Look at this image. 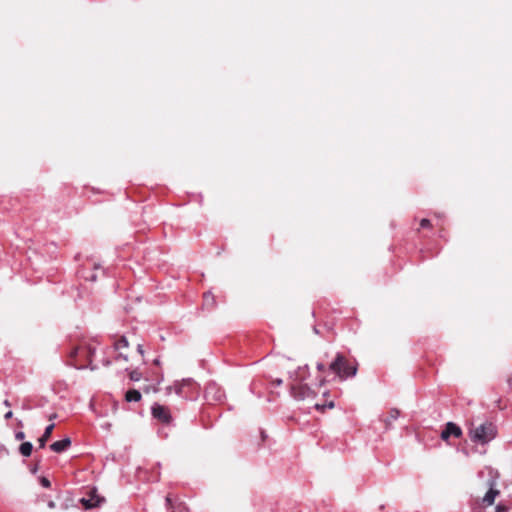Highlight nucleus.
<instances>
[{"instance_id": "nucleus-1", "label": "nucleus", "mask_w": 512, "mask_h": 512, "mask_svg": "<svg viewBox=\"0 0 512 512\" xmlns=\"http://www.w3.org/2000/svg\"><path fill=\"white\" fill-rule=\"evenodd\" d=\"M328 371L335 374L340 380H346L356 375L357 366L348 363L343 354L337 353L329 364Z\"/></svg>"}, {"instance_id": "nucleus-22", "label": "nucleus", "mask_w": 512, "mask_h": 512, "mask_svg": "<svg viewBox=\"0 0 512 512\" xmlns=\"http://www.w3.org/2000/svg\"><path fill=\"white\" fill-rule=\"evenodd\" d=\"M495 510V512H508V508L503 505H497Z\"/></svg>"}, {"instance_id": "nucleus-19", "label": "nucleus", "mask_w": 512, "mask_h": 512, "mask_svg": "<svg viewBox=\"0 0 512 512\" xmlns=\"http://www.w3.org/2000/svg\"><path fill=\"white\" fill-rule=\"evenodd\" d=\"M399 414H400L399 410H397V409H392V410L390 411V418H391L392 420H396V419L399 417Z\"/></svg>"}, {"instance_id": "nucleus-9", "label": "nucleus", "mask_w": 512, "mask_h": 512, "mask_svg": "<svg viewBox=\"0 0 512 512\" xmlns=\"http://www.w3.org/2000/svg\"><path fill=\"white\" fill-rule=\"evenodd\" d=\"M496 482L495 480L489 481V490L483 497L482 501L485 505L490 506L494 503L495 498L499 495V490L495 489Z\"/></svg>"}, {"instance_id": "nucleus-35", "label": "nucleus", "mask_w": 512, "mask_h": 512, "mask_svg": "<svg viewBox=\"0 0 512 512\" xmlns=\"http://www.w3.org/2000/svg\"><path fill=\"white\" fill-rule=\"evenodd\" d=\"M41 499H42V500H45V499H46V495H42V496H41Z\"/></svg>"}, {"instance_id": "nucleus-8", "label": "nucleus", "mask_w": 512, "mask_h": 512, "mask_svg": "<svg viewBox=\"0 0 512 512\" xmlns=\"http://www.w3.org/2000/svg\"><path fill=\"white\" fill-rule=\"evenodd\" d=\"M462 435L461 428L453 422H448L441 432V438L444 441H447L450 436H454L455 438H459Z\"/></svg>"}, {"instance_id": "nucleus-20", "label": "nucleus", "mask_w": 512, "mask_h": 512, "mask_svg": "<svg viewBox=\"0 0 512 512\" xmlns=\"http://www.w3.org/2000/svg\"><path fill=\"white\" fill-rule=\"evenodd\" d=\"M420 226H421V228H428V227H430V220H428L426 218L422 219L421 222H420Z\"/></svg>"}, {"instance_id": "nucleus-24", "label": "nucleus", "mask_w": 512, "mask_h": 512, "mask_svg": "<svg viewBox=\"0 0 512 512\" xmlns=\"http://www.w3.org/2000/svg\"><path fill=\"white\" fill-rule=\"evenodd\" d=\"M47 506H48V508H50V509H54V508H56V503H55V501H53V500H48V501H47Z\"/></svg>"}, {"instance_id": "nucleus-6", "label": "nucleus", "mask_w": 512, "mask_h": 512, "mask_svg": "<svg viewBox=\"0 0 512 512\" xmlns=\"http://www.w3.org/2000/svg\"><path fill=\"white\" fill-rule=\"evenodd\" d=\"M104 501L105 499L97 494L95 488L90 490L88 497H83L80 500L85 509L99 507Z\"/></svg>"}, {"instance_id": "nucleus-31", "label": "nucleus", "mask_w": 512, "mask_h": 512, "mask_svg": "<svg viewBox=\"0 0 512 512\" xmlns=\"http://www.w3.org/2000/svg\"><path fill=\"white\" fill-rule=\"evenodd\" d=\"M90 280L95 281L96 280V276L95 275H91Z\"/></svg>"}, {"instance_id": "nucleus-4", "label": "nucleus", "mask_w": 512, "mask_h": 512, "mask_svg": "<svg viewBox=\"0 0 512 512\" xmlns=\"http://www.w3.org/2000/svg\"><path fill=\"white\" fill-rule=\"evenodd\" d=\"M93 354H94V349H92L89 346L75 347V348L71 349V351L69 353V357L71 359L70 364L78 369L83 368L86 365L84 363H78L76 358L80 355H83L89 360V362H91V357Z\"/></svg>"}, {"instance_id": "nucleus-14", "label": "nucleus", "mask_w": 512, "mask_h": 512, "mask_svg": "<svg viewBox=\"0 0 512 512\" xmlns=\"http://www.w3.org/2000/svg\"><path fill=\"white\" fill-rule=\"evenodd\" d=\"M114 346H115L116 350H121V349L127 348L128 340L126 339V337L122 336L120 339H118L115 342Z\"/></svg>"}, {"instance_id": "nucleus-16", "label": "nucleus", "mask_w": 512, "mask_h": 512, "mask_svg": "<svg viewBox=\"0 0 512 512\" xmlns=\"http://www.w3.org/2000/svg\"><path fill=\"white\" fill-rule=\"evenodd\" d=\"M72 499H65L63 502L60 503V508L62 510H68L71 507H74Z\"/></svg>"}, {"instance_id": "nucleus-21", "label": "nucleus", "mask_w": 512, "mask_h": 512, "mask_svg": "<svg viewBox=\"0 0 512 512\" xmlns=\"http://www.w3.org/2000/svg\"><path fill=\"white\" fill-rule=\"evenodd\" d=\"M316 368L319 372H324L326 370V366L324 362H318Z\"/></svg>"}, {"instance_id": "nucleus-32", "label": "nucleus", "mask_w": 512, "mask_h": 512, "mask_svg": "<svg viewBox=\"0 0 512 512\" xmlns=\"http://www.w3.org/2000/svg\"><path fill=\"white\" fill-rule=\"evenodd\" d=\"M276 383H277V385H281L282 380H281V379H278V380L276 381Z\"/></svg>"}, {"instance_id": "nucleus-28", "label": "nucleus", "mask_w": 512, "mask_h": 512, "mask_svg": "<svg viewBox=\"0 0 512 512\" xmlns=\"http://www.w3.org/2000/svg\"><path fill=\"white\" fill-rule=\"evenodd\" d=\"M119 356H120V357H123V359H124L125 361H127V360H128L127 355H123L122 353H120V354H119Z\"/></svg>"}, {"instance_id": "nucleus-12", "label": "nucleus", "mask_w": 512, "mask_h": 512, "mask_svg": "<svg viewBox=\"0 0 512 512\" xmlns=\"http://www.w3.org/2000/svg\"><path fill=\"white\" fill-rule=\"evenodd\" d=\"M141 398V393L136 389L128 390L125 394V400L127 402H139Z\"/></svg>"}, {"instance_id": "nucleus-26", "label": "nucleus", "mask_w": 512, "mask_h": 512, "mask_svg": "<svg viewBox=\"0 0 512 512\" xmlns=\"http://www.w3.org/2000/svg\"><path fill=\"white\" fill-rule=\"evenodd\" d=\"M165 501H166V504H167V506H168V507H172V503H171V498H170V496H167V497H166V499H165Z\"/></svg>"}, {"instance_id": "nucleus-29", "label": "nucleus", "mask_w": 512, "mask_h": 512, "mask_svg": "<svg viewBox=\"0 0 512 512\" xmlns=\"http://www.w3.org/2000/svg\"><path fill=\"white\" fill-rule=\"evenodd\" d=\"M4 405H5V406H7V407H9V406H10V402H9L8 400H5V401H4Z\"/></svg>"}, {"instance_id": "nucleus-23", "label": "nucleus", "mask_w": 512, "mask_h": 512, "mask_svg": "<svg viewBox=\"0 0 512 512\" xmlns=\"http://www.w3.org/2000/svg\"><path fill=\"white\" fill-rule=\"evenodd\" d=\"M24 437H25V434H24V432H22V431H19V432H17V433L15 434V438H16L17 440H23V439H24Z\"/></svg>"}, {"instance_id": "nucleus-33", "label": "nucleus", "mask_w": 512, "mask_h": 512, "mask_svg": "<svg viewBox=\"0 0 512 512\" xmlns=\"http://www.w3.org/2000/svg\"><path fill=\"white\" fill-rule=\"evenodd\" d=\"M186 508L185 507H181V510L179 512H186Z\"/></svg>"}, {"instance_id": "nucleus-2", "label": "nucleus", "mask_w": 512, "mask_h": 512, "mask_svg": "<svg viewBox=\"0 0 512 512\" xmlns=\"http://www.w3.org/2000/svg\"><path fill=\"white\" fill-rule=\"evenodd\" d=\"M497 436V427L492 422L486 421L469 430V437L476 444L485 445L495 439Z\"/></svg>"}, {"instance_id": "nucleus-15", "label": "nucleus", "mask_w": 512, "mask_h": 512, "mask_svg": "<svg viewBox=\"0 0 512 512\" xmlns=\"http://www.w3.org/2000/svg\"><path fill=\"white\" fill-rule=\"evenodd\" d=\"M141 377H142L141 372H139L137 370H132L129 372V378L131 381L137 382L141 379Z\"/></svg>"}, {"instance_id": "nucleus-18", "label": "nucleus", "mask_w": 512, "mask_h": 512, "mask_svg": "<svg viewBox=\"0 0 512 512\" xmlns=\"http://www.w3.org/2000/svg\"><path fill=\"white\" fill-rule=\"evenodd\" d=\"M314 406H315V408H316L317 410H324V408H325V407L333 408V407H334V403H333L332 401H331V402H329V404H328V405H325V404L320 405V404L316 403Z\"/></svg>"}, {"instance_id": "nucleus-5", "label": "nucleus", "mask_w": 512, "mask_h": 512, "mask_svg": "<svg viewBox=\"0 0 512 512\" xmlns=\"http://www.w3.org/2000/svg\"><path fill=\"white\" fill-rule=\"evenodd\" d=\"M152 416L164 424L172 422V416L168 407L159 403H154L151 407Z\"/></svg>"}, {"instance_id": "nucleus-13", "label": "nucleus", "mask_w": 512, "mask_h": 512, "mask_svg": "<svg viewBox=\"0 0 512 512\" xmlns=\"http://www.w3.org/2000/svg\"><path fill=\"white\" fill-rule=\"evenodd\" d=\"M33 445L31 442H23L19 447V452L24 457H29L32 453Z\"/></svg>"}, {"instance_id": "nucleus-17", "label": "nucleus", "mask_w": 512, "mask_h": 512, "mask_svg": "<svg viewBox=\"0 0 512 512\" xmlns=\"http://www.w3.org/2000/svg\"><path fill=\"white\" fill-rule=\"evenodd\" d=\"M40 483L41 485L44 487V488H50L51 486V482L48 478L46 477H41L40 478Z\"/></svg>"}, {"instance_id": "nucleus-7", "label": "nucleus", "mask_w": 512, "mask_h": 512, "mask_svg": "<svg viewBox=\"0 0 512 512\" xmlns=\"http://www.w3.org/2000/svg\"><path fill=\"white\" fill-rule=\"evenodd\" d=\"M291 393L296 400H305L314 395V392L307 385L303 384L293 385Z\"/></svg>"}, {"instance_id": "nucleus-25", "label": "nucleus", "mask_w": 512, "mask_h": 512, "mask_svg": "<svg viewBox=\"0 0 512 512\" xmlns=\"http://www.w3.org/2000/svg\"><path fill=\"white\" fill-rule=\"evenodd\" d=\"M12 416H13V412H12V411H8V412L4 415V418H5V419H10V418H12Z\"/></svg>"}, {"instance_id": "nucleus-10", "label": "nucleus", "mask_w": 512, "mask_h": 512, "mask_svg": "<svg viewBox=\"0 0 512 512\" xmlns=\"http://www.w3.org/2000/svg\"><path fill=\"white\" fill-rule=\"evenodd\" d=\"M71 446V439L66 437L60 441H56L50 445V449L56 453H62Z\"/></svg>"}, {"instance_id": "nucleus-30", "label": "nucleus", "mask_w": 512, "mask_h": 512, "mask_svg": "<svg viewBox=\"0 0 512 512\" xmlns=\"http://www.w3.org/2000/svg\"><path fill=\"white\" fill-rule=\"evenodd\" d=\"M56 418V414H52L50 415L49 419L52 420V419H55Z\"/></svg>"}, {"instance_id": "nucleus-3", "label": "nucleus", "mask_w": 512, "mask_h": 512, "mask_svg": "<svg viewBox=\"0 0 512 512\" xmlns=\"http://www.w3.org/2000/svg\"><path fill=\"white\" fill-rule=\"evenodd\" d=\"M195 388L196 383L191 378H187L174 382L172 386L166 388V392L170 394L174 391L178 396L188 399L192 397L191 394Z\"/></svg>"}, {"instance_id": "nucleus-34", "label": "nucleus", "mask_w": 512, "mask_h": 512, "mask_svg": "<svg viewBox=\"0 0 512 512\" xmlns=\"http://www.w3.org/2000/svg\"><path fill=\"white\" fill-rule=\"evenodd\" d=\"M37 469H38L37 466L33 467L32 472L35 473L37 471Z\"/></svg>"}, {"instance_id": "nucleus-11", "label": "nucleus", "mask_w": 512, "mask_h": 512, "mask_svg": "<svg viewBox=\"0 0 512 512\" xmlns=\"http://www.w3.org/2000/svg\"><path fill=\"white\" fill-rule=\"evenodd\" d=\"M55 427V424H50L48 425L46 428H45V431L44 433L42 434V436L38 439V446L39 448H44L48 439L50 438L51 436V433L53 431Z\"/></svg>"}, {"instance_id": "nucleus-27", "label": "nucleus", "mask_w": 512, "mask_h": 512, "mask_svg": "<svg viewBox=\"0 0 512 512\" xmlns=\"http://www.w3.org/2000/svg\"><path fill=\"white\" fill-rule=\"evenodd\" d=\"M137 351H138L141 355H143L144 350H143V346H142L141 344H139V345L137 346Z\"/></svg>"}]
</instances>
